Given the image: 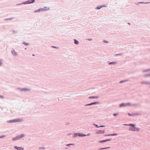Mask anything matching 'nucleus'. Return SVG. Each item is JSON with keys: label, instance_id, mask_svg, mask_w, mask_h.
Masks as SVG:
<instances>
[{"label": "nucleus", "instance_id": "f257e3e1", "mask_svg": "<svg viewBox=\"0 0 150 150\" xmlns=\"http://www.w3.org/2000/svg\"><path fill=\"white\" fill-rule=\"evenodd\" d=\"M69 135H72V137L73 138H76L77 136L79 137H84V134H83V133H77L74 134L71 133H69Z\"/></svg>", "mask_w": 150, "mask_h": 150}, {"label": "nucleus", "instance_id": "f03ea898", "mask_svg": "<svg viewBox=\"0 0 150 150\" xmlns=\"http://www.w3.org/2000/svg\"><path fill=\"white\" fill-rule=\"evenodd\" d=\"M35 0H29L27 1H25L22 2L21 3H20L18 4H17V5H21L22 4H30L33 3L35 2Z\"/></svg>", "mask_w": 150, "mask_h": 150}, {"label": "nucleus", "instance_id": "7ed1b4c3", "mask_svg": "<svg viewBox=\"0 0 150 150\" xmlns=\"http://www.w3.org/2000/svg\"><path fill=\"white\" fill-rule=\"evenodd\" d=\"M128 125L131 126L132 127H130L129 129L132 131H138L139 129L138 128L135 127L134 125L132 124H130L129 125Z\"/></svg>", "mask_w": 150, "mask_h": 150}, {"label": "nucleus", "instance_id": "20e7f679", "mask_svg": "<svg viewBox=\"0 0 150 150\" xmlns=\"http://www.w3.org/2000/svg\"><path fill=\"white\" fill-rule=\"evenodd\" d=\"M22 121V120L20 119H14L12 120H8L7 121V122L9 123H11L12 122H21Z\"/></svg>", "mask_w": 150, "mask_h": 150}, {"label": "nucleus", "instance_id": "39448f33", "mask_svg": "<svg viewBox=\"0 0 150 150\" xmlns=\"http://www.w3.org/2000/svg\"><path fill=\"white\" fill-rule=\"evenodd\" d=\"M25 136L23 134H21L20 135H17L15 137H13L12 139L13 141H15Z\"/></svg>", "mask_w": 150, "mask_h": 150}, {"label": "nucleus", "instance_id": "423d86ee", "mask_svg": "<svg viewBox=\"0 0 150 150\" xmlns=\"http://www.w3.org/2000/svg\"><path fill=\"white\" fill-rule=\"evenodd\" d=\"M49 8H48L47 9H42V8H40L37 10L34 11V13L39 12H41V11H46L47 10H49Z\"/></svg>", "mask_w": 150, "mask_h": 150}, {"label": "nucleus", "instance_id": "0eeeda50", "mask_svg": "<svg viewBox=\"0 0 150 150\" xmlns=\"http://www.w3.org/2000/svg\"><path fill=\"white\" fill-rule=\"evenodd\" d=\"M11 53L14 56H16L17 55V53L15 51L14 49H12L11 51Z\"/></svg>", "mask_w": 150, "mask_h": 150}, {"label": "nucleus", "instance_id": "6e6552de", "mask_svg": "<svg viewBox=\"0 0 150 150\" xmlns=\"http://www.w3.org/2000/svg\"><path fill=\"white\" fill-rule=\"evenodd\" d=\"M105 133V130H99V131H97V133L99 134H102L104 133Z\"/></svg>", "mask_w": 150, "mask_h": 150}, {"label": "nucleus", "instance_id": "1a4fd4ad", "mask_svg": "<svg viewBox=\"0 0 150 150\" xmlns=\"http://www.w3.org/2000/svg\"><path fill=\"white\" fill-rule=\"evenodd\" d=\"M128 105H129V103H127V104H125V103H122L121 104H120V107H122L123 106H125Z\"/></svg>", "mask_w": 150, "mask_h": 150}, {"label": "nucleus", "instance_id": "9d476101", "mask_svg": "<svg viewBox=\"0 0 150 150\" xmlns=\"http://www.w3.org/2000/svg\"><path fill=\"white\" fill-rule=\"evenodd\" d=\"M30 90V89L26 88H23V91H29Z\"/></svg>", "mask_w": 150, "mask_h": 150}, {"label": "nucleus", "instance_id": "9b49d317", "mask_svg": "<svg viewBox=\"0 0 150 150\" xmlns=\"http://www.w3.org/2000/svg\"><path fill=\"white\" fill-rule=\"evenodd\" d=\"M74 44L76 45H78L79 44V42L76 39H74Z\"/></svg>", "mask_w": 150, "mask_h": 150}, {"label": "nucleus", "instance_id": "f8f14e48", "mask_svg": "<svg viewBox=\"0 0 150 150\" xmlns=\"http://www.w3.org/2000/svg\"><path fill=\"white\" fill-rule=\"evenodd\" d=\"M22 44L26 46H28L30 45L29 43H27L24 41L22 43Z\"/></svg>", "mask_w": 150, "mask_h": 150}, {"label": "nucleus", "instance_id": "ddd939ff", "mask_svg": "<svg viewBox=\"0 0 150 150\" xmlns=\"http://www.w3.org/2000/svg\"><path fill=\"white\" fill-rule=\"evenodd\" d=\"M111 140V139H107V140H104L103 141H100V143H102L103 142H106L107 141H110V140Z\"/></svg>", "mask_w": 150, "mask_h": 150}, {"label": "nucleus", "instance_id": "4468645a", "mask_svg": "<svg viewBox=\"0 0 150 150\" xmlns=\"http://www.w3.org/2000/svg\"><path fill=\"white\" fill-rule=\"evenodd\" d=\"M117 134H108V135H105V136H117Z\"/></svg>", "mask_w": 150, "mask_h": 150}, {"label": "nucleus", "instance_id": "2eb2a0df", "mask_svg": "<svg viewBox=\"0 0 150 150\" xmlns=\"http://www.w3.org/2000/svg\"><path fill=\"white\" fill-rule=\"evenodd\" d=\"M13 18H14L13 17H12V18H6V19H4V21H7V20H11L13 19Z\"/></svg>", "mask_w": 150, "mask_h": 150}, {"label": "nucleus", "instance_id": "dca6fc26", "mask_svg": "<svg viewBox=\"0 0 150 150\" xmlns=\"http://www.w3.org/2000/svg\"><path fill=\"white\" fill-rule=\"evenodd\" d=\"M105 7V6H98L96 8V9H99L101 8L102 7Z\"/></svg>", "mask_w": 150, "mask_h": 150}, {"label": "nucleus", "instance_id": "f3484780", "mask_svg": "<svg viewBox=\"0 0 150 150\" xmlns=\"http://www.w3.org/2000/svg\"><path fill=\"white\" fill-rule=\"evenodd\" d=\"M98 103V102H94V103H92L91 104H87L86 105H93V104H96Z\"/></svg>", "mask_w": 150, "mask_h": 150}, {"label": "nucleus", "instance_id": "a211bd4d", "mask_svg": "<svg viewBox=\"0 0 150 150\" xmlns=\"http://www.w3.org/2000/svg\"><path fill=\"white\" fill-rule=\"evenodd\" d=\"M11 31H12V32L13 34H15L17 32V31H16L14 30H12Z\"/></svg>", "mask_w": 150, "mask_h": 150}, {"label": "nucleus", "instance_id": "6ab92c4d", "mask_svg": "<svg viewBox=\"0 0 150 150\" xmlns=\"http://www.w3.org/2000/svg\"><path fill=\"white\" fill-rule=\"evenodd\" d=\"M2 59H0V67L1 66L2 64Z\"/></svg>", "mask_w": 150, "mask_h": 150}, {"label": "nucleus", "instance_id": "aec40b11", "mask_svg": "<svg viewBox=\"0 0 150 150\" xmlns=\"http://www.w3.org/2000/svg\"><path fill=\"white\" fill-rule=\"evenodd\" d=\"M19 147H18L16 146H15L14 147V148L17 149V150H18V149H19Z\"/></svg>", "mask_w": 150, "mask_h": 150}, {"label": "nucleus", "instance_id": "412c9836", "mask_svg": "<svg viewBox=\"0 0 150 150\" xmlns=\"http://www.w3.org/2000/svg\"><path fill=\"white\" fill-rule=\"evenodd\" d=\"M45 147H40L39 148V149H45Z\"/></svg>", "mask_w": 150, "mask_h": 150}, {"label": "nucleus", "instance_id": "4be33fe9", "mask_svg": "<svg viewBox=\"0 0 150 150\" xmlns=\"http://www.w3.org/2000/svg\"><path fill=\"white\" fill-rule=\"evenodd\" d=\"M17 89L18 90H20L21 91H23V88H17Z\"/></svg>", "mask_w": 150, "mask_h": 150}, {"label": "nucleus", "instance_id": "5701e85b", "mask_svg": "<svg viewBox=\"0 0 150 150\" xmlns=\"http://www.w3.org/2000/svg\"><path fill=\"white\" fill-rule=\"evenodd\" d=\"M6 137V136L5 135H2L1 136H0V138H4Z\"/></svg>", "mask_w": 150, "mask_h": 150}, {"label": "nucleus", "instance_id": "b1692460", "mask_svg": "<svg viewBox=\"0 0 150 150\" xmlns=\"http://www.w3.org/2000/svg\"><path fill=\"white\" fill-rule=\"evenodd\" d=\"M19 149V150H24L23 148H22L21 147H20Z\"/></svg>", "mask_w": 150, "mask_h": 150}, {"label": "nucleus", "instance_id": "393cba45", "mask_svg": "<svg viewBox=\"0 0 150 150\" xmlns=\"http://www.w3.org/2000/svg\"><path fill=\"white\" fill-rule=\"evenodd\" d=\"M109 148V147L103 148H102L100 149V150L104 149H108V148Z\"/></svg>", "mask_w": 150, "mask_h": 150}, {"label": "nucleus", "instance_id": "a878e982", "mask_svg": "<svg viewBox=\"0 0 150 150\" xmlns=\"http://www.w3.org/2000/svg\"><path fill=\"white\" fill-rule=\"evenodd\" d=\"M90 98H98V97H90Z\"/></svg>", "mask_w": 150, "mask_h": 150}, {"label": "nucleus", "instance_id": "bb28decb", "mask_svg": "<svg viewBox=\"0 0 150 150\" xmlns=\"http://www.w3.org/2000/svg\"><path fill=\"white\" fill-rule=\"evenodd\" d=\"M128 115H129V116H131V115H136V114H130L129 113H128Z\"/></svg>", "mask_w": 150, "mask_h": 150}, {"label": "nucleus", "instance_id": "cd10ccee", "mask_svg": "<svg viewBox=\"0 0 150 150\" xmlns=\"http://www.w3.org/2000/svg\"><path fill=\"white\" fill-rule=\"evenodd\" d=\"M70 145H71V144H67L65 145V146H70Z\"/></svg>", "mask_w": 150, "mask_h": 150}, {"label": "nucleus", "instance_id": "c85d7f7f", "mask_svg": "<svg viewBox=\"0 0 150 150\" xmlns=\"http://www.w3.org/2000/svg\"><path fill=\"white\" fill-rule=\"evenodd\" d=\"M0 98L2 99H4V96H1V95H0Z\"/></svg>", "mask_w": 150, "mask_h": 150}, {"label": "nucleus", "instance_id": "c756f323", "mask_svg": "<svg viewBox=\"0 0 150 150\" xmlns=\"http://www.w3.org/2000/svg\"><path fill=\"white\" fill-rule=\"evenodd\" d=\"M52 47H53V48H57V49H58V47H56L54 46H52Z\"/></svg>", "mask_w": 150, "mask_h": 150}, {"label": "nucleus", "instance_id": "7c9ffc66", "mask_svg": "<svg viewBox=\"0 0 150 150\" xmlns=\"http://www.w3.org/2000/svg\"><path fill=\"white\" fill-rule=\"evenodd\" d=\"M47 8V7H45L43 8H42V9H46Z\"/></svg>", "mask_w": 150, "mask_h": 150}, {"label": "nucleus", "instance_id": "2f4dec72", "mask_svg": "<svg viewBox=\"0 0 150 150\" xmlns=\"http://www.w3.org/2000/svg\"><path fill=\"white\" fill-rule=\"evenodd\" d=\"M117 114H116V113H115L113 114V115L114 116H116L117 115Z\"/></svg>", "mask_w": 150, "mask_h": 150}, {"label": "nucleus", "instance_id": "473e14b6", "mask_svg": "<svg viewBox=\"0 0 150 150\" xmlns=\"http://www.w3.org/2000/svg\"><path fill=\"white\" fill-rule=\"evenodd\" d=\"M124 81H121L120 82V83H122V82H124Z\"/></svg>", "mask_w": 150, "mask_h": 150}, {"label": "nucleus", "instance_id": "72a5a7b5", "mask_svg": "<svg viewBox=\"0 0 150 150\" xmlns=\"http://www.w3.org/2000/svg\"><path fill=\"white\" fill-rule=\"evenodd\" d=\"M71 144V145H75L74 144Z\"/></svg>", "mask_w": 150, "mask_h": 150}, {"label": "nucleus", "instance_id": "f704fd0d", "mask_svg": "<svg viewBox=\"0 0 150 150\" xmlns=\"http://www.w3.org/2000/svg\"><path fill=\"white\" fill-rule=\"evenodd\" d=\"M64 148L66 149H68V147H65Z\"/></svg>", "mask_w": 150, "mask_h": 150}, {"label": "nucleus", "instance_id": "c9c22d12", "mask_svg": "<svg viewBox=\"0 0 150 150\" xmlns=\"http://www.w3.org/2000/svg\"><path fill=\"white\" fill-rule=\"evenodd\" d=\"M105 126L104 125H102V126H100V127H105Z\"/></svg>", "mask_w": 150, "mask_h": 150}, {"label": "nucleus", "instance_id": "e433bc0d", "mask_svg": "<svg viewBox=\"0 0 150 150\" xmlns=\"http://www.w3.org/2000/svg\"><path fill=\"white\" fill-rule=\"evenodd\" d=\"M113 63V62H111V63H110L109 64H112Z\"/></svg>", "mask_w": 150, "mask_h": 150}, {"label": "nucleus", "instance_id": "4c0bfd02", "mask_svg": "<svg viewBox=\"0 0 150 150\" xmlns=\"http://www.w3.org/2000/svg\"><path fill=\"white\" fill-rule=\"evenodd\" d=\"M32 55H33V56H35V54H32Z\"/></svg>", "mask_w": 150, "mask_h": 150}, {"label": "nucleus", "instance_id": "58836bf2", "mask_svg": "<svg viewBox=\"0 0 150 150\" xmlns=\"http://www.w3.org/2000/svg\"><path fill=\"white\" fill-rule=\"evenodd\" d=\"M25 50H26V49H27V48H25Z\"/></svg>", "mask_w": 150, "mask_h": 150}]
</instances>
